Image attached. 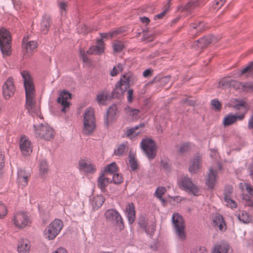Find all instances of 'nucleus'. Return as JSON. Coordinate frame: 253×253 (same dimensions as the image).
<instances>
[{
    "mask_svg": "<svg viewBox=\"0 0 253 253\" xmlns=\"http://www.w3.org/2000/svg\"><path fill=\"white\" fill-rule=\"evenodd\" d=\"M26 94V107L31 114H38L40 108L36 104V91L33 80L26 71L21 73Z\"/></svg>",
    "mask_w": 253,
    "mask_h": 253,
    "instance_id": "1",
    "label": "nucleus"
},
{
    "mask_svg": "<svg viewBox=\"0 0 253 253\" xmlns=\"http://www.w3.org/2000/svg\"><path fill=\"white\" fill-rule=\"evenodd\" d=\"M134 77L130 73L123 75L119 82L116 84L112 95L114 97H119L124 92L133 84Z\"/></svg>",
    "mask_w": 253,
    "mask_h": 253,
    "instance_id": "2",
    "label": "nucleus"
},
{
    "mask_svg": "<svg viewBox=\"0 0 253 253\" xmlns=\"http://www.w3.org/2000/svg\"><path fill=\"white\" fill-rule=\"evenodd\" d=\"M11 222L14 227L19 230L28 228L32 224V220L29 214L24 211H18L15 213Z\"/></svg>",
    "mask_w": 253,
    "mask_h": 253,
    "instance_id": "3",
    "label": "nucleus"
},
{
    "mask_svg": "<svg viewBox=\"0 0 253 253\" xmlns=\"http://www.w3.org/2000/svg\"><path fill=\"white\" fill-rule=\"evenodd\" d=\"M95 128V118L94 111L91 108L85 109L84 115L83 132L84 133L90 135Z\"/></svg>",
    "mask_w": 253,
    "mask_h": 253,
    "instance_id": "4",
    "label": "nucleus"
},
{
    "mask_svg": "<svg viewBox=\"0 0 253 253\" xmlns=\"http://www.w3.org/2000/svg\"><path fill=\"white\" fill-rule=\"evenodd\" d=\"M172 224L178 239L184 241L186 238L185 224L183 218L178 213H174L172 216Z\"/></svg>",
    "mask_w": 253,
    "mask_h": 253,
    "instance_id": "5",
    "label": "nucleus"
},
{
    "mask_svg": "<svg viewBox=\"0 0 253 253\" xmlns=\"http://www.w3.org/2000/svg\"><path fill=\"white\" fill-rule=\"evenodd\" d=\"M63 223L59 219H55L44 231V237L49 240H53L59 234L63 228Z\"/></svg>",
    "mask_w": 253,
    "mask_h": 253,
    "instance_id": "6",
    "label": "nucleus"
},
{
    "mask_svg": "<svg viewBox=\"0 0 253 253\" xmlns=\"http://www.w3.org/2000/svg\"><path fill=\"white\" fill-rule=\"evenodd\" d=\"M11 37L9 32L5 29L0 30V48L2 54L8 56L11 53Z\"/></svg>",
    "mask_w": 253,
    "mask_h": 253,
    "instance_id": "7",
    "label": "nucleus"
},
{
    "mask_svg": "<svg viewBox=\"0 0 253 253\" xmlns=\"http://www.w3.org/2000/svg\"><path fill=\"white\" fill-rule=\"evenodd\" d=\"M140 146L148 159H153L155 157L157 148L156 143L152 139L149 138L143 139Z\"/></svg>",
    "mask_w": 253,
    "mask_h": 253,
    "instance_id": "8",
    "label": "nucleus"
},
{
    "mask_svg": "<svg viewBox=\"0 0 253 253\" xmlns=\"http://www.w3.org/2000/svg\"><path fill=\"white\" fill-rule=\"evenodd\" d=\"M179 186L185 191L192 193L195 196L199 195L198 187L195 185L189 177L183 176L178 180Z\"/></svg>",
    "mask_w": 253,
    "mask_h": 253,
    "instance_id": "9",
    "label": "nucleus"
},
{
    "mask_svg": "<svg viewBox=\"0 0 253 253\" xmlns=\"http://www.w3.org/2000/svg\"><path fill=\"white\" fill-rule=\"evenodd\" d=\"M35 132L38 136L43 138L46 140H49L54 137L53 129L47 125H41L38 126H34Z\"/></svg>",
    "mask_w": 253,
    "mask_h": 253,
    "instance_id": "10",
    "label": "nucleus"
},
{
    "mask_svg": "<svg viewBox=\"0 0 253 253\" xmlns=\"http://www.w3.org/2000/svg\"><path fill=\"white\" fill-rule=\"evenodd\" d=\"M2 90L3 96L5 99H9L14 95L16 87L14 80L12 77L8 78L4 83Z\"/></svg>",
    "mask_w": 253,
    "mask_h": 253,
    "instance_id": "11",
    "label": "nucleus"
},
{
    "mask_svg": "<svg viewBox=\"0 0 253 253\" xmlns=\"http://www.w3.org/2000/svg\"><path fill=\"white\" fill-rule=\"evenodd\" d=\"M104 216L107 221L114 222L120 226L123 225L122 217L119 212L114 209L107 210L104 213Z\"/></svg>",
    "mask_w": 253,
    "mask_h": 253,
    "instance_id": "12",
    "label": "nucleus"
},
{
    "mask_svg": "<svg viewBox=\"0 0 253 253\" xmlns=\"http://www.w3.org/2000/svg\"><path fill=\"white\" fill-rule=\"evenodd\" d=\"M22 48L24 50V56L25 57H30L33 52L36 49L37 47V43L33 41H28L27 38H24L22 42Z\"/></svg>",
    "mask_w": 253,
    "mask_h": 253,
    "instance_id": "13",
    "label": "nucleus"
},
{
    "mask_svg": "<svg viewBox=\"0 0 253 253\" xmlns=\"http://www.w3.org/2000/svg\"><path fill=\"white\" fill-rule=\"evenodd\" d=\"M78 165L79 170L86 173H93L96 170L94 164L84 159L80 160Z\"/></svg>",
    "mask_w": 253,
    "mask_h": 253,
    "instance_id": "14",
    "label": "nucleus"
},
{
    "mask_svg": "<svg viewBox=\"0 0 253 253\" xmlns=\"http://www.w3.org/2000/svg\"><path fill=\"white\" fill-rule=\"evenodd\" d=\"M71 99V94L66 91H62L58 98L57 102L62 106V112H66L70 106L69 100Z\"/></svg>",
    "mask_w": 253,
    "mask_h": 253,
    "instance_id": "15",
    "label": "nucleus"
},
{
    "mask_svg": "<svg viewBox=\"0 0 253 253\" xmlns=\"http://www.w3.org/2000/svg\"><path fill=\"white\" fill-rule=\"evenodd\" d=\"M20 149L23 155H29L32 152L31 141L26 136H22L20 141Z\"/></svg>",
    "mask_w": 253,
    "mask_h": 253,
    "instance_id": "16",
    "label": "nucleus"
},
{
    "mask_svg": "<svg viewBox=\"0 0 253 253\" xmlns=\"http://www.w3.org/2000/svg\"><path fill=\"white\" fill-rule=\"evenodd\" d=\"M31 176L30 172L24 169H20L17 173V181L19 186L24 188L28 184L29 179Z\"/></svg>",
    "mask_w": 253,
    "mask_h": 253,
    "instance_id": "17",
    "label": "nucleus"
},
{
    "mask_svg": "<svg viewBox=\"0 0 253 253\" xmlns=\"http://www.w3.org/2000/svg\"><path fill=\"white\" fill-rule=\"evenodd\" d=\"M118 113V111L116 105H112L109 108L105 120V123L107 126H109L113 122L116 120Z\"/></svg>",
    "mask_w": 253,
    "mask_h": 253,
    "instance_id": "18",
    "label": "nucleus"
},
{
    "mask_svg": "<svg viewBox=\"0 0 253 253\" xmlns=\"http://www.w3.org/2000/svg\"><path fill=\"white\" fill-rule=\"evenodd\" d=\"M202 166V160L199 156H196L192 158L189 164L188 169L192 174L197 173Z\"/></svg>",
    "mask_w": 253,
    "mask_h": 253,
    "instance_id": "19",
    "label": "nucleus"
},
{
    "mask_svg": "<svg viewBox=\"0 0 253 253\" xmlns=\"http://www.w3.org/2000/svg\"><path fill=\"white\" fill-rule=\"evenodd\" d=\"M218 179V174L216 170L211 168L209 169L208 177L206 180L207 186L211 189H213Z\"/></svg>",
    "mask_w": 253,
    "mask_h": 253,
    "instance_id": "20",
    "label": "nucleus"
},
{
    "mask_svg": "<svg viewBox=\"0 0 253 253\" xmlns=\"http://www.w3.org/2000/svg\"><path fill=\"white\" fill-rule=\"evenodd\" d=\"M105 173L101 172L98 178L97 186L103 192L105 191L106 187L112 182V180Z\"/></svg>",
    "mask_w": 253,
    "mask_h": 253,
    "instance_id": "21",
    "label": "nucleus"
},
{
    "mask_svg": "<svg viewBox=\"0 0 253 253\" xmlns=\"http://www.w3.org/2000/svg\"><path fill=\"white\" fill-rule=\"evenodd\" d=\"M17 248L18 253H29L31 249L30 242L26 239H21L18 241Z\"/></svg>",
    "mask_w": 253,
    "mask_h": 253,
    "instance_id": "22",
    "label": "nucleus"
},
{
    "mask_svg": "<svg viewBox=\"0 0 253 253\" xmlns=\"http://www.w3.org/2000/svg\"><path fill=\"white\" fill-rule=\"evenodd\" d=\"M97 45L92 46L87 50V53L89 54H100L102 53L104 50V44L102 39L97 41Z\"/></svg>",
    "mask_w": 253,
    "mask_h": 253,
    "instance_id": "23",
    "label": "nucleus"
},
{
    "mask_svg": "<svg viewBox=\"0 0 253 253\" xmlns=\"http://www.w3.org/2000/svg\"><path fill=\"white\" fill-rule=\"evenodd\" d=\"M125 212L130 224H132L135 219V207L132 203H128L126 205Z\"/></svg>",
    "mask_w": 253,
    "mask_h": 253,
    "instance_id": "24",
    "label": "nucleus"
},
{
    "mask_svg": "<svg viewBox=\"0 0 253 253\" xmlns=\"http://www.w3.org/2000/svg\"><path fill=\"white\" fill-rule=\"evenodd\" d=\"M232 192V188L231 187H228L225 190L224 195V201L227 206L231 208H235L237 207V203L233 200L230 197V195Z\"/></svg>",
    "mask_w": 253,
    "mask_h": 253,
    "instance_id": "25",
    "label": "nucleus"
},
{
    "mask_svg": "<svg viewBox=\"0 0 253 253\" xmlns=\"http://www.w3.org/2000/svg\"><path fill=\"white\" fill-rule=\"evenodd\" d=\"M212 253H232V251L227 243H221L214 246Z\"/></svg>",
    "mask_w": 253,
    "mask_h": 253,
    "instance_id": "26",
    "label": "nucleus"
},
{
    "mask_svg": "<svg viewBox=\"0 0 253 253\" xmlns=\"http://www.w3.org/2000/svg\"><path fill=\"white\" fill-rule=\"evenodd\" d=\"M139 224L142 228L145 229L147 234L151 235L154 234L155 231V225L154 223H148L145 220H143L140 221Z\"/></svg>",
    "mask_w": 253,
    "mask_h": 253,
    "instance_id": "27",
    "label": "nucleus"
},
{
    "mask_svg": "<svg viewBox=\"0 0 253 253\" xmlns=\"http://www.w3.org/2000/svg\"><path fill=\"white\" fill-rule=\"evenodd\" d=\"M244 118V115L239 116H235L233 115H229L224 119L223 124L224 126L231 125L236 122L237 120H241Z\"/></svg>",
    "mask_w": 253,
    "mask_h": 253,
    "instance_id": "28",
    "label": "nucleus"
},
{
    "mask_svg": "<svg viewBox=\"0 0 253 253\" xmlns=\"http://www.w3.org/2000/svg\"><path fill=\"white\" fill-rule=\"evenodd\" d=\"M144 125H140L139 126H135L127 129L124 135L131 139L135 138L140 132V131H137L140 127L143 128Z\"/></svg>",
    "mask_w": 253,
    "mask_h": 253,
    "instance_id": "29",
    "label": "nucleus"
},
{
    "mask_svg": "<svg viewBox=\"0 0 253 253\" xmlns=\"http://www.w3.org/2000/svg\"><path fill=\"white\" fill-rule=\"evenodd\" d=\"M104 201L105 198L102 195H97L91 199V204L93 209L96 210L101 207Z\"/></svg>",
    "mask_w": 253,
    "mask_h": 253,
    "instance_id": "30",
    "label": "nucleus"
},
{
    "mask_svg": "<svg viewBox=\"0 0 253 253\" xmlns=\"http://www.w3.org/2000/svg\"><path fill=\"white\" fill-rule=\"evenodd\" d=\"M213 223L215 226L219 228L221 231H224L226 229V225L223 220V217L219 214H216L213 219Z\"/></svg>",
    "mask_w": 253,
    "mask_h": 253,
    "instance_id": "31",
    "label": "nucleus"
},
{
    "mask_svg": "<svg viewBox=\"0 0 253 253\" xmlns=\"http://www.w3.org/2000/svg\"><path fill=\"white\" fill-rule=\"evenodd\" d=\"M237 217L244 223H249L252 220V215L245 211H240Z\"/></svg>",
    "mask_w": 253,
    "mask_h": 253,
    "instance_id": "32",
    "label": "nucleus"
},
{
    "mask_svg": "<svg viewBox=\"0 0 253 253\" xmlns=\"http://www.w3.org/2000/svg\"><path fill=\"white\" fill-rule=\"evenodd\" d=\"M50 26V18L48 15H44L41 24V29L44 34H46Z\"/></svg>",
    "mask_w": 253,
    "mask_h": 253,
    "instance_id": "33",
    "label": "nucleus"
},
{
    "mask_svg": "<svg viewBox=\"0 0 253 253\" xmlns=\"http://www.w3.org/2000/svg\"><path fill=\"white\" fill-rule=\"evenodd\" d=\"M118 170V168L115 162L107 165L104 169L102 172L105 173L106 174H114L115 172Z\"/></svg>",
    "mask_w": 253,
    "mask_h": 253,
    "instance_id": "34",
    "label": "nucleus"
},
{
    "mask_svg": "<svg viewBox=\"0 0 253 253\" xmlns=\"http://www.w3.org/2000/svg\"><path fill=\"white\" fill-rule=\"evenodd\" d=\"M108 97V93L106 91H101L96 95V101L98 104L104 105Z\"/></svg>",
    "mask_w": 253,
    "mask_h": 253,
    "instance_id": "35",
    "label": "nucleus"
},
{
    "mask_svg": "<svg viewBox=\"0 0 253 253\" xmlns=\"http://www.w3.org/2000/svg\"><path fill=\"white\" fill-rule=\"evenodd\" d=\"M128 148L127 143L126 142L120 144L117 148L115 150L114 154L116 156H122L125 151H126Z\"/></svg>",
    "mask_w": 253,
    "mask_h": 253,
    "instance_id": "36",
    "label": "nucleus"
},
{
    "mask_svg": "<svg viewBox=\"0 0 253 253\" xmlns=\"http://www.w3.org/2000/svg\"><path fill=\"white\" fill-rule=\"evenodd\" d=\"M125 111L126 115L132 118H136L140 111L137 109H132L129 106H127L125 108Z\"/></svg>",
    "mask_w": 253,
    "mask_h": 253,
    "instance_id": "37",
    "label": "nucleus"
},
{
    "mask_svg": "<svg viewBox=\"0 0 253 253\" xmlns=\"http://www.w3.org/2000/svg\"><path fill=\"white\" fill-rule=\"evenodd\" d=\"M166 192V189L165 187L163 186H159L157 187L155 195L156 196L160 199L162 203L164 204L165 203V200L164 199L162 198V196Z\"/></svg>",
    "mask_w": 253,
    "mask_h": 253,
    "instance_id": "38",
    "label": "nucleus"
},
{
    "mask_svg": "<svg viewBox=\"0 0 253 253\" xmlns=\"http://www.w3.org/2000/svg\"><path fill=\"white\" fill-rule=\"evenodd\" d=\"M170 6V2L169 1L165 5L164 7V10L160 13L154 16V20L157 19H162L165 15L168 13L169 11V7Z\"/></svg>",
    "mask_w": 253,
    "mask_h": 253,
    "instance_id": "39",
    "label": "nucleus"
},
{
    "mask_svg": "<svg viewBox=\"0 0 253 253\" xmlns=\"http://www.w3.org/2000/svg\"><path fill=\"white\" fill-rule=\"evenodd\" d=\"M40 173L42 175H45L47 173L48 167L47 162L45 160H42L40 164Z\"/></svg>",
    "mask_w": 253,
    "mask_h": 253,
    "instance_id": "40",
    "label": "nucleus"
},
{
    "mask_svg": "<svg viewBox=\"0 0 253 253\" xmlns=\"http://www.w3.org/2000/svg\"><path fill=\"white\" fill-rule=\"evenodd\" d=\"M204 43L206 45L208 46L209 44L213 42H216L217 41V39L213 36H208L204 38H201Z\"/></svg>",
    "mask_w": 253,
    "mask_h": 253,
    "instance_id": "41",
    "label": "nucleus"
},
{
    "mask_svg": "<svg viewBox=\"0 0 253 253\" xmlns=\"http://www.w3.org/2000/svg\"><path fill=\"white\" fill-rule=\"evenodd\" d=\"M129 164L132 170H134L138 168V163L133 156L130 155L129 156Z\"/></svg>",
    "mask_w": 253,
    "mask_h": 253,
    "instance_id": "42",
    "label": "nucleus"
},
{
    "mask_svg": "<svg viewBox=\"0 0 253 253\" xmlns=\"http://www.w3.org/2000/svg\"><path fill=\"white\" fill-rule=\"evenodd\" d=\"M123 70V66L121 64H118L117 66L114 67L113 69L111 71L110 74L111 76L114 77L117 75L119 73Z\"/></svg>",
    "mask_w": 253,
    "mask_h": 253,
    "instance_id": "43",
    "label": "nucleus"
},
{
    "mask_svg": "<svg viewBox=\"0 0 253 253\" xmlns=\"http://www.w3.org/2000/svg\"><path fill=\"white\" fill-rule=\"evenodd\" d=\"M203 41H204V40H202V39H200L194 42L193 46L195 48V49H203L206 47L207 46L205 44Z\"/></svg>",
    "mask_w": 253,
    "mask_h": 253,
    "instance_id": "44",
    "label": "nucleus"
},
{
    "mask_svg": "<svg viewBox=\"0 0 253 253\" xmlns=\"http://www.w3.org/2000/svg\"><path fill=\"white\" fill-rule=\"evenodd\" d=\"M7 213L6 207L2 203L0 202V219L3 218Z\"/></svg>",
    "mask_w": 253,
    "mask_h": 253,
    "instance_id": "45",
    "label": "nucleus"
},
{
    "mask_svg": "<svg viewBox=\"0 0 253 253\" xmlns=\"http://www.w3.org/2000/svg\"><path fill=\"white\" fill-rule=\"evenodd\" d=\"M240 187L243 190L244 187L246 188L247 192L251 196H253V188L250 184L242 183L240 184Z\"/></svg>",
    "mask_w": 253,
    "mask_h": 253,
    "instance_id": "46",
    "label": "nucleus"
},
{
    "mask_svg": "<svg viewBox=\"0 0 253 253\" xmlns=\"http://www.w3.org/2000/svg\"><path fill=\"white\" fill-rule=\"evenodd\" d=\"M119 33H120V31L116 30L108 33H101L100 35L102 39L108 38L109 37L112 38L116 36Z\"/></svg>",
    "mask_w": 253,
    "mask_h": 253,
    "instance_id": "47",
    "label": "nucleus"
},
{
    "mask_svg": "<svg viewBox=\"0 0 253 253\" xmlns=\"http://www.w3.org/2000/svg\"><path fill=\"white\" fill-rule=\"evenodd\" d=\"M124 45L122 42L115 41L113 43V49L115 52L121 51L124 48Z\"/></svg>",
    "mask_w": 253,
    "mask_h": 253,
    "instance_id": "48",
    "label": "nucleus"
},
{
    "mask_svg": "<svg viewBox=\"0 0 253 253\" xmlns=\"http://www.w3.org/2000/svg\"><path fill=\"white\" fill-rule=\"evenodd\" d=\"M191 26L194 29H196L197 30L202 31L208 28V26H206V24L203 22H200L198 24L193 23Z\"/></svg>",
    "mask_w": 253,
    "mask_h": 253,
    "instance_id": "49",
    "label": "nucleus"
},
{
    "mask_svg": "<svg viewBox=\"0 0 253 253\" xmlns=\"http://www.w3.org/2000/svg\"><path fill=\"white\" fill-rule=\"evenodd\" d=\"M237 104H235L234 107H235L237 109H240L242 107L244 108L246 111L248 110V107L247 105V103L244 100H238Z\"/></svg>",
    "mask_w": 253,
    "mask_h": 253,
    "instance_id": "50",
    "label": "nucleus"
},
{
    "mask_svg": "<svg viewBox=\"0 0 253 253\" xmlns=\"http://www.w3.org/2000/svg\"><path fill=\"white\" fill-rule=\"evenodd\" d=\"M253 71V62L250 63L247 67L244 68L241 72V75L245 74H251Z\"/></svg>",
    "mask_w": 253,
    "mask_h": 253,
    "instance_id": "51",
    "label": "nucleus"
},
{
    "mask_svg": "<svg viewBox=\"0 0 253 253\" xmlns=\"http://www.w3.org/2000/svg\"><path fill=\"white\" fill-rule=\"evenodd\" d=\"M170 77L169 76H165L162 77L160 79H158V77H156L155 78V81L156 82L159 81L160 84L162 85H165L167 84L170 81Z\"/></svg>",
    "mask_w": 253,
    "mask_h": 253,
    "instance_id": "52",
    "label": "nucleus"
},
{
    "mask_svg": "<svg viewBox=\"0 0 253 253\" xmlns=\"http://www.w3.org/2000/svg\"><path fill=\"white\" fill-rule=\"evenodd\" d=\"M112 180L114 183L119 184L123 181V178L121 175L116 173L113 174Z\"/></svg>",
    "mask_w": 253,
    "mask_h": 253,
    "instance_id": "53",
    "label": "nucleus"
},
{
    "mask_svg": "<svg viewBox=\"0 0 253 253\" xmlns=\"http://www.w3.org/2000/svg\"><path fill=\"white\" fill-rule=\"evenodd\" d=\"M62 15L66 14V8L68 6V2L67 1H62L58 4Z\"/></svg>",
    "mask_w": 253,
    "mask_h": 253,
    "instance_id": "54",
    "label": "nucleus"
},
{
    "mask_svg": "<svg viewBox=\"0 0 253 253\" xmlns=\"http://www.w3.org/2000/svg\"><path fill=\"white\" fill-rule=\"evenodd\" d=\"M211 104L212 107L216 110L219 111L221 108V105L220 103L216 99L211 100Z\"/></svg>",
    "mask_w": 253,
    "mask_h": 253,
    "instance_id": "55",
    "label": "nucleus"
},
{
    "mask_svg": "<svg viewBox=\"0 0 253 253\" xmlns=\"http://www.w3.org/2000/svg\"><path fill=\"white\" fill-rule=\"evenodd\" d=\"M231 85L230 80L229 78H224L222 79L219 83V85L220 86H227Z\"/></svg>",
    "mask_w": 253,
    "mask_h": 253,
    "instance_id": "56",
    "label": "nucleus"
},
{
    "mask_svg": "<svg viewBox=\"0 0 253 253\" xmlns=\"http://www.w3.org/2000/svg\"><path fill=\"white\" fill-rule=\"evenodd\" d=\"M133 99V90L132 89H129L127 91V100L129 103H131Z\"/></svg>",
    "mask_w": 253,
    "mask_h": 253,
    "instance_id": "57",
    "label": "nucleus"
},
{
    "mask_svg": "<svg viewBox=\"0 0 253 253\" xmlns=\"http://www.w3.org/2000/svg\"><path fill=\"white\" fill-rule=\"evenodd\" d=\"M190 150V146L188 144H183L181 145L180 148V152L181 153H185L188 151Z\"/></svg>",
    "mask_w": 253,
    "mask_h": 253,
    "instance_id": "58",
    "label": "nucleus"
},
{
    "mask_svg": "<svg viewBox=\"0 0 253 253\" xmlns=\"http://www.w3.org/2000/svg\"><path fill=\"white\" fill-rule=\"evenodd\" d=\"M80 55L82 57L83 61L84 63H88V59L85 51L83 50H80Z\"/></svg>",
    "mask_w": 253,
    "mask_h": 253,
    "instance_id": "59",
    "label": "nucleus"
},
{
    "mask_svg": "<svg viewBox=\"0 0 253 253\" xmlns=\"http://www.w3.org/2000/svg\"><path fill=\"white\" fill-rule=\"evenodd\" d=\"M194 253H208V251L205 247H200L195 249Z\"/></svg>",
    "mask_w": 253,
    "mask_h": 253,
    "instance_id": "60",
    "label": "nucleus"
},
{
    "mask_svg": "<svg viewBox=\"0 0 253 253\" xmlns=\"http://www.w3.org/2000/svg\"><path fill=\"white\" fill-rule=\"evenodd\" d=\"M161 167L166 170H169L170 169V164L167 162L162 161Z\"/></svg>",
    "mask_w": 253,
    "mask_h": 253,
    "instance_id": "61",
    "label": "nucleus"
},
{
    "mask_svg": "<svg viewBox=\"0 0 253 253\" xmlns=\"http://www.w3.org/2000/svg\"><path fill=\"white\" fill-rule=\"evenodd\" d=\"M215 4H213L214 9H218L222 6L224 3V1H214Z\"/></svg>",
    "mask_w": 253,
    "mask_h": 253,
    "instance_id": "62",
    "label": "nucleus"
},
{
    "mask_svg": "<svg viewBox=\"0 0 253 253\" xmlns=\"http://www.w3.org/2000/svg\"><path fill=\"white\" fill-rule=\"evenodd\" d=\"M243 199L247 201V205L249 207H253V201H251L250 199V197L248 196H244Z\"/></svg>",
    "mask_w": 253,
    "mask_h": 253,
    "instance_id": "63",
    "label": "nucleus"
},
{
    "mask_svg": "<svg viewBox=\"0 0 253 253\" xmlns=\"http://www.w3.org/2000/svg\"><path fill=\"white\" fill-rule=\"evenodd\" d=\"M52 253H68L67 251L63 248L60 247L53 251Z\"/></svg>",
    "mask_w": 253,
    "mask_h": 253,
    "instance_id": "64",
    "label": "nucleus"
}]
</instances>
